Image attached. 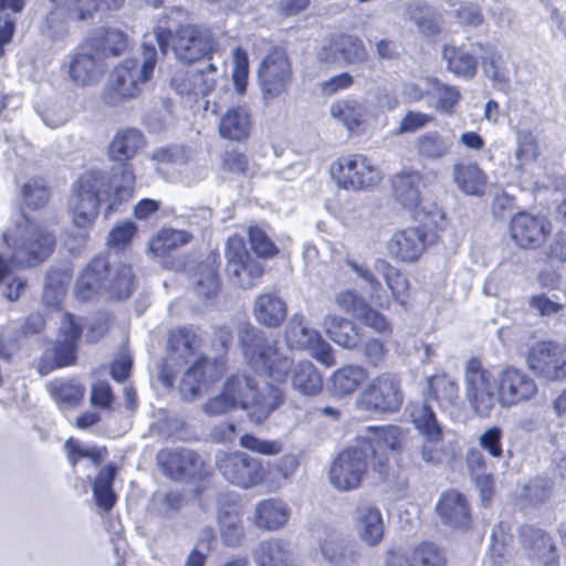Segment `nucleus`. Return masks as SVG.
<instances>
[{"mask_svg": "<svg viewBox=\"0 0 566 566\" xmlns=\"http://www.w3.org/2000/svg\"><path fill=\"white\" fill-rule=\"evenodd\" d=\"M195 150L184 144H169L156 147L148 158L157 165L168 166L186 185L203 179L206 170L196 161Z\"/></svg>", "mask_w": 566, "mask_h": 566, "instance_id": "14", "label": "nucleus"}, {"mask_svg": "<svg viewBox=\"0 0 566 566\" xmlns=\"http://www.w3.org/2000/svg\"><path fill=\"white\" fill-rule=\"evenodd\" d=\"M258 78L264 98H275L287 91L293 71L284 49L273 48L269 51L259 65Z\"/></svg>", "mask_w": 566, "mask_h": 566, "instance_id": "13", "label": "nucleus"}, {"mask_svg": "<svg viewBox=\"0 0 566 566\" xmlns=\"http://www.w3.org/2000/svg\"><path fill=\"white\" fill-rule=\"evenodd\" d=\"M374 270L386 282L396 301L403 303V296L409 289V281L397 268L384 259H376Z\"/></svg>", "mask_w": 566, "mask_h": 566, "instance_id": "51", "label": "nucleus"}, {"mask_svg": "<svg viewBox=\"0 0 566 566\" xmlns=\"http://www.w3.org/2000/svg\"><path fill=\"white\" fill-rule=\"evenodd\" d=\"M154 38L164 55L171 45L177 60L188 64L209 56L212 51L210 32L196 24H181L175 33L169 28L157 25Z\"/></svg>", "mask_w": 566, "mask_h": 566, "instance_id": "9", "label": "nucleus"}, {"mask_svg": "<svg viewBox=\"0 0 566 566\" xmlns=\"http://www.w3.org/2000/svg\"><path fill=\"white\" fill-rule=\"evenodd\" d=\"M358 446H363L379 467L385 463V451H398L401 447L402 431L397 426H368L365 434L359 436Z\"/></svg>", "mask_w": 566, "mask_h": 566, "instance_id": "26", "label": "nucleus"}, {"mask_svg": "<svg viewBox=\"0 0 566 566\" xmlns=\"http://www.w3.org/2000/svg\"><path fill=\"white\" fill-rule=\"evenodd\" d=\"M157 63V51L153 44H143V62L126 59L111 73L103 92V99L109 106L135 98L139 93V84L147 82Z\"/></svg>", "mask_w": 566, "mask_h": 566, "instance_id": "6", "label": "nucleus"}, {"mask_svg": "<svg viewBox=\"0 0 566 566\" xmlns=\"http://www.w3.org/2000/svg\"><path fill=\"white\" fill-rule=\"evenodd\" d=\"M335 302L343 311L352 314L357 319L368 306L367 301L353 290L339 292L335 297Z\"/></svg>", "mask_w": 566, "mask_h": 566, "instance_id": "63", "label": "nucleus"}, {"mask_svg": "<svg viewBox=\"0 0 566 566\" xmlns=\"http://www.w3.org/2000/svg\"><path fill=\"white\" fill-rule=\"evenodd\" d=\"M323 327L328 338L343 348L353 349L361 339L360 329L352 321L335 314L324 317Z\"/></svg>", "mask_w": 566, "mask_h": 566, "instance_id": "35", "label": "nucleus"}, {"mask_svg": "<svg viewBox=\"0 0 566 566\" xmlns=\"http://www.w3.org/2000/svg\"><path fill=\"white\" fill-rule=\"evenodd\" d=\"M436 510L442 523L450 527L464 530L471 523L468 501L458 491L444 492L437 502Z\"/></svg>", "mask_w": 566, "mask_h": 566, "instance_id": "29", "label": "nucleus"}, {"mask_svg": "<svg viewBox=\"0 0 566 566\" xmlns=\"http://www.w3.org/2000/svg\"><path fill=\"white\" fill-rule=\"evenodd\" d=\"M538 155L536 138L530 132H518L516 134V149L513 164L516 171L522 172L523 167L535 161Z\"/></svg>", "mask_w": 566, "mask_h": 566, "instance_id": "57", "label": "nucleus"}, {"mask_svg": "<svg viewBox=\"0 0 566 566\" xmlns=\"http://www.w3.org/2000/svg\"><path fill=\"white\" fill-rule=\"evenodd\" d=\"M402 401L400 379L391 373H382L377 376L361 395L363 407L375 412H396L400 409Z\"/></svg>", "mask_w": 566, "mask_h": 566, "instance_id": "16", "label": "nucleus"}, {"mask_svg": "<svg viewBox=\"0 0 566 566\" xmlns=\"http://www.w3.org/2000/svg\"><path fill=\"white\" fill-rule=\"evenodd\" d=\"M370 455L363 446L356 444L338 453L329 469V481L338 490L356 489L368 467Z\"/></svg>", "mask_w": 566, "mask_h": 566, "instance_id": "15", "label": "nucleus"}, {"mask_svg": "<svg viewBox=\"0 0 566 566\" xmlns=\"http://www.w3.org/2000/svg\"><path fill=\"white\" fill-rule=\"evenodd\" d=\"M145 146L146 138L142 130L133 127L118 130L108 147L109 159L117 163L112 167L111 178L104 171L91 170L82 174L73 184L67 206L81 241L86 240L87 229L98 214V206L109 198L112 189L114 199L106 208V217L115 210L116 205L133 197L136 177L129 160Z\"/></svg>", "mask_w": 566, "mask_h": 566, "instance_id": "1", "label": "nucleus"}, {"mask_svg": "<svg viewBox=\"0 0 566 566\" xmlns=\"http://www.w3.org/2000/svg\"><path fill=\"white\" fill-rule=\"evenodd\" d=\"M2 238L11 255L8 262L0 254V283L10 274L11 264L20 268L34 266L48 259L55 247L54 235L24 214L3 232Z\"/></svg>", "mask_w": 566, "mask_h": 566, "instance_id": "3", "label": "nucleus"}, {"mask_svg": "<svg viewBox=\"0 0 566 566\" xmlns=\"http://www.w3.org/2000/svg\"><path fill=\"white\" fill-rule=\"evenodd\" d=\"M428 392L444 410L459 407L460 396L457 381L450 376L436 375L428 378Z\"/></svg>", "mask_w": 566, "mask_h": 566, "instance_id": "40", "label": "nucleus"}, {"mask_svg": "<svg viewBox=\"0 0 566 566\" xmlns=\"http://www.w3.org/2000/svg\"><path fill=\"white\" fill-rule=\"evenodd\" d=\"M355 527L368 545H376L384 535L382 517L379 510L368 502H361L354 512Z\"/></svg>", "mask_w": 566, "mask_h": 566, "instance_id": "32", "label": "nucleus"}, {"mask_svg": "<svg viewBox=\"0 0 566 566\" xmlns=\"http://www.w3.org/2000/svg\"><path fill=\"white\" fill-rule=\"evenodd\" d=\"M224 255L227 273L234 285L251 289L263 275V264L250 255L240 235H233L227 240Z\"/></svg>", "mask_w": 566, "mask_h": 566, "instance_id": "12", "label": "nucleus"}, {"mask_svg": "<svg viewBox=\"0 0 566 566\" xmlns=\"http://www.w3.org/2000/svg\"><path fill=\"white\" fill-rule=\"evenodd\" d=\"M517 538L522 553L531 562L539 566H559L556 544L545 530L524 524L518 527Z\"/></svg>", "mask_w": 566, "mask_h": 566, "instance_id": "20", "label": "nucleus"}, {"mask_svg": "<svg viewBox=\"0 0 566 566\" xmlns=\"http://www.w3.org/2000/svg\"><path fill=\"white\" fill-rule=\"evenodd\" d=\"M365 106L356 99H340L331 105V115L349 132L358 128L365 116Z\"/></svg>", "mask_w": 566, "mask_h": 566, "instance_id": "49", "label": "nucleus"}, {"mask_svg": "<svg viewBox=\"0 0 566 566\" xmlns=\"http://www.w3.org/2000/svg\"><path fill=\"white\" fill-rule=\"evenodd\" d=\"M52 8L41 25L42 33L52 41L63 40L69 34L67 19L87 21L98 11L119 10L125 0H49Z\"/></svg>", "mask_w": 566, "mask_h": 566, "instance_id": "7", "label": "nucleus"}, {"mask_svg": "<svg viewBox=\"0 0 566 566\" xmlns=\"http://www.w3.org/2000/svg\"><path fill=\"white\" fill-rule=\"evenodd\" d=\"M22 197L28 207L42 208L49 200V189L44 179L32 178L22 187Z\"/></svg>", "mask_w": 566, "mask_h": 566, "instance_id": "59", "label": "nucleus"}, {"mask_svg": "<svg viewBox=\"0 0 566 566\" xmlns=\"http://www.w3.org/2000/svg\"><path fill=\"white\" fill-rule=\"evenodd\" d=\"M198 346L199 338L187 327L179 328L169 334L168 350L185 363L195 355V350Z\"/></svg>", "mask_w": 566, "mask_h": 566, "instance_id": "54", "label": "nucleus"}, {"mask_svg": "<svg viewBox=\"0 0 566 566\" xmlns=\"http://www.w3.org/2000/svg\"><path fill=\"white\" fill-rule=\"evenodd\" d=\"M248 237L251 249L258 258L268 259L277 254V247L260 227H249Z\"/></svg>", "mask_w": 566, "mask_h": 566, "instance_id": "58", "label": "nucleus"}, {"mask_svg": "<svg viewBox=\"0 0 566 566\" xmlns=\"http://www.w3.org/2000/svg\"><path fill=\"white\" fill-rule=\"evenodd\" d=\"M480 52L475 43L470 48L462 45H444L442 56L447 63V70L462 80H472L478 72L479 62L475 53Z\"/></svg>", "mask_w": 566, "mask_h": 566, "instance_id": "30", "label": "nucleus"}, {"mask_svg": "<svg viewBox=\"0 0 566 566\" xmlns=\"http://www.w3.org/2000/svg\"><path fill=\"white\" fill-rule=\"evenodd\" d=\"M497 380L500 406L504 409L527 402L534 399L538 392L535 379L514 366L500 368Z\"/></svg>", "mask_w": 566, "mask_h": 566, "instance_id": "19", "label": "nucleus"}, {"mask_svg": "<svg viewBox=\"0 0 566 566\" xmlns=\"http://www.w3.org/2000/svg\"><path fill=\"white\" fill-rule=\"evenodd\" d=\"M453 181L469 196H482L486 187V175L476 164H455L452 168Z\"/></svg>", "mask_w": 566, "mask_h": 566, "instance_id": "37", "label": "nucleus"}, {"mask_svg": "<svg viewBox=\"0 0 566 566\" xmlns=\"http://www.w3.org/2000/svg\"><path fill=\"white\" fill-rule=\"evenodd\" d=\"M432 84V92L429 94L436 101L434 108L440 114L452 115L461 98L460 91L455 86L441 83L438 80H433Z\"/></svg>", "mask_w": 566, "mask_h": 566, "instance_id": "55", "label": "nucleus"}, {"mask_svg": "<svg viewBox=\"0 0 566 566\" xmlns=\"http://www.w3.org/2000/svg\"><path fill=\"white\" fill-rule=\"evenodd\" d=\"M316 329L310 328L305 324V317L302 313L293 314L285 326V340L291 348L304 349L313 339Z\"/></svg>", "mask_w": 566, "mask_h": 566, "instance_id": "53", "label": "nucleus"}, {"mask_svg": "<svg viewBox=\"0 0 566 566\" xmlns=\"http://www.w3.org/2000/svg\"><path fill=\"white\" fill-rule=\"evenodd\" d=\"M135 287L133 269L126 263L113 264L108 256L94 258L81 272L75 283V295L80 301H90L97 295L111 300H124Z\"/></svg>", "mask_w": 566, "mask_h": 566, "instance_id": "4", "label": "nucleus"}, {"mask_svg": "<svg viewBox=\"0 0 566 566\" xmlns=\"http://www.w3.org/2000/svg\"><path fill=\"white\" fill-rule=\"evenodd\" d=\"M387 249L392 258L401 262H415L426 249V232L418 227L397 231L389 240Z\"/></svg>", "mask_w": 566, "mask_h": 566, "instance_id": "28", "label": "nucleus"}, {"mask_svg": "<svg viewBox=\"0 0 566 566\" xmlns=\"http://www.w3.org/2000/svg\"><path fill=\"white\" fill-rule=\"evenodd\" d=\"M223 388L234 406L244 409L255 424H262L285 400L280 387L270 384L260 387L255 378L247 374L230 376Z\"/></svg>", "mask_w": 566, "mask_h": 566, "instance_id": "5", "label": "nucleus"}, {"mask_svg": "<svg viewBox=\"0 0 566 566\" xmlns=\"http://www.w3.org/2000/svg\"><path fill=\"white\" fill-rule=\"evenodd\" d=\"M476 45L481 53L484 75L492 82L494 88L509 92L511 87L510 72L496 45L490 42H476Z\"/></svg>", "mask_w": 566, "mask_h": 566, "instance_id": "31", "label": "nucleus"}, {"mask_svg": "<svg viewBox=\"0 0 566 566\" xmlns=\"http://www.w3.org/2000/svg\"><path fill=\"white\" fill-rule=\"evenodd\" d=\"M421 175L416 170H402L392 178V189L396 200L409 210H416L420 205Z\"/></svg>", "mask_w": 566, "mask_h": 566, "instance_id": "36", "label": "nucleus"}, {"mask_svg": "<svg viewBox=\"0 0 566 566\" xmlns=\"http://www.w3.org/2000/svg\"><path fill=\"white\" fill-rule=\"evenodd\" d=\"M553 490L554 483L551 479L536 476L523 486L521 497L533 506H539L551 500Z\"/></svg>", "mask_w": 566, "mask_h": 566, "instance_id": "56", "label": "nucleus"}, {"mask_svg": "<svg viewBox=\"0 0 566 566\" xmlns=\"http://www.w3.org/2000/svg\"><path fill=\"white\" fill-rule=\"evenodd\" d=\"M222 374V366L212 363L201 356L185 371L180 385L179 394L185 401H192L199 398L208 385L217 381Z\"/></svg>", "mask_w": 566, "mask_h": 566, "instance_id": "25", "label": "nucleus"}, {"mask_svg": "<svg viewBox=\"0 0 566 566\" xmlns=\"http://www.w3.org/2000/svg\"><path fill=\"white\" fill-rule=\"evenodd\" d=\"M337 182L345 189H364L379 181L378 169L363 155L343 157L337 163Z\"/></svg>", "mask_w": 566, "mask_h": 566, "instance_id": "24", "label": "nucleus"}, {"mask_svg": "<svg viewBox=\"0 0 566 566\" xmlns=\"http://www.w3.org/2000/svg\"><path fill=\"white\" fill-rule=\"evenodd\" d=\"M233 70L232 81L235 91L239 94H243L247 91L248 78H249V57L248 53L241 46H237L232 52Z\"/></svg>", "mask_w": 566, "mask_h": 566, "instance_id": "60", "label": "nucleus"}, {"mask_svg": "<svg viewBox=\"0 0 566 566\" xmlns=\"http://www.w3.org/2000/svg\"><path fill=\"white\" fill-rule=\"evenodd\" d=\"M451 147L452 140L449 137L440 135L438 132L424 133L417 139L419 155L429 160L443 158L449 154Z\"/></svg>", "mask_w": 566, "mask_h": 566, "instance_id": "52", "label": "nucleus"}, {"mask_svg": "<svg viewBox=\"0 0 566 566\" xmlns=\"http://www.w3.org/2000/svg\"><path fill=\"white\" fill-rule=\"evenodd\" d=\"M82 326L71 313H65L59 327V335L53 344L54 367L73 365L76 360L77 343L82 336Z\"/></svg>", "mask_w": 566, "mask_h": 566, "instance_id": "27", "label": "nucleus"}, {"mask_svg": "<svg viewBox=\"0 0 566 566\" xmlns=\"http://www.w3.org/2000/svg\"><path fill=\"white\" fill-rule=\"evenodd\" d=\"M172 88L180 95L208 94L214 80L205 77V71L177 72L171 78Z\"/></svg>", "mask_w": 566, "mask_h": 566, "instance_id": "45", "label": "nucleus"}, {"mask_svg": "<svg viewBox=\"0 0 566 566\" xmlns=\"http://www.w3.org/2000/svg\"><path fill=\"white\" fill-rule=\"evenodd\" d=\"M552 226L545 216L521 211L510 221L512 240L521 248H538L551 233Z\"/></svg>", "mask_w": 566, "mask_h": 566, "instance_id": "23", "label": "nucleus"}, {"mask_svg": "<svg viewBox=\"0 0 566 566\" xmlns=\"http://www.w3.org/2000/svg\"><path fill=\"white\" fill-rule=\"evenodd\" d=\"M251 120L244 107L229 108L221 117L219 134L222 138L242 142L250 135Z\"/></svg>", "mask_w": 566, "mask_h": 566, "instance_id": "39", "label": "nucleus"}, {"mask_svg": "<svg viewBox=\"0 0 566 566\" xmlns=\"http://www.w3.org/2000/svg\"><path fill=\"white\" fill-rule=\"evenodd\" d=\"M287 518V506L280 500H263L255 507L254 523L261 528L277 530L286 523Z\"/></svg>", "mask_w": 566, "mask_h": 566, "instance_id": "41", "label": "nucleus"}, {"mask_svg": "<svg viewBox=\"0 0 566 566\" xmlns=\"http://www.w3.org/2000/svg\"><path fill=\"white\" fill-rule=\"evenodd\" d=\"M321 549L325 559L334 566H352L358 555V545L346 538L325 539Z\"/></svg>", "mask_w": 566, "mask_h": 566, "instance_id": "43", "label": "nucleus"}, {"mask_svg": "<svg viewBox=\"0 0 566 566\" xmlns=\"http://www.w3.org/2000/svg\"><path fill=\"white\" fill-rule=\"evenodd\" d=\"M239 444L244 449L263 455H274L283 449V443L280 440H264L251 433L241 436Z\"/></svg>", "mask_w": 566, "mask_h": 566, "instance_id": "61", "label": "nucleus"}, {"mask_svg": "<svg viewBox=\"0 0 566 566\" xmlns=\"http://www.w3.org/2000/svg\"><path fill=\"white\" fill-rule=\"evenodd\" d=\"M216 467L228 482L243 489L258 485L264 478L260 460L242 451H219L216 454Z\"/></svg>", "mask_w": 566, "mask_h": 566, "instance_id": "11", "label": "nucleus"}, {"mask_svg": "<svg viewBox=\"0 0 566 566\" xmlns=\"http://www.w3.org/2000/svg\"><path fill=\"white\" fill-rule=\"evenodd\" d=\"M406 15L423 35H433L440 31L437 10L424 2L410 3L406 9Z\"/></svg>", "mask_w": 566, "mask_h": 566, "instance_id": "47", "label": "nucleus"}, {"mask_svg": "<svg viewBox=\"0 0 566 566\" xmlns=\"http://www.w3.org/2000/svg\"><path fill=\"white\" fill-rule=\"evenodd\" d=\"M319 62L328 65L358 64L367 59L363 41L350 34H335L317 52Z\"/></svg>", "mask_w": 566, "mask_h": 566, "instance_id": "22", "label": "nucleus"}, {"mask_svg": "<svg viewBox=\"0 0 566 566\" xmlns=\"http://www.w3.org/2000/svg\"><path fill=\"white\" fill-rule=\"evenodd\" d=\"M94 40L78 45L65 56L64 65L67 69L69 80L76 86L92 85L102 77L105 64L96 52Z\"/></svg>", "mask_w": 566, "mask_h": 566, "instance_id": "17", "label": "nucleus"}, {"mask_svg": "<svg viewBox=\"0 0 566 566\" xmlns=\"http://www.w3.org/2000/svg\"><path fill=\"white\" fill-rule=\"evenodd\" d=\"M217 522L222 543L229 547L241 545L244 538L241 514L234 509H220Z\"/></svg>", "mask_w": 566, "mask_h": 566, "instance_id": "42", "label": "nucleus"}, {"mask_svg": "<svg viewBox=\"0 0 566 566\" xmlns=\"http://www.w3.org/2000/svg\"><path fill=\"white\" fill-rule=\"evenodd\" d=\"M46 388L60 409L75 407L83 399L85 392L84 386L75 379H55Z\"/></svg>", "mask_w": 566, "mask_h": 566, "instance_id": "44", "label": "nucleus"}, {"mask_svg": "<svg viewBox=\"0 0 566 566\" xmlns=\"http://www.w3.org/2000/svg\"><path fill=\"white\" fill-rule=\"evenodd\" d=\"M239 340L248 365L258 374L274 381H284L291 374L292 388L302 396L313 397L323 389V377L310 360L293 366V360L282 353L277 343L250 324L240 328Z\"/></svg>", "mask_w": 566, "mask_h": 566, "instance_id": "2", "label": "nucleus"}, {"mask_svg": "<svg viewBox=\"0 0 566 566\" xmlns=\"http://www.w3.org/2000/svg\"><path fill=\"white\" fill-rule=\"evenodd\" d=\"M368 373L360 365H347L336 369L329 382L333 396L344 397L353 394L367 379Z\"/></svg>", "mask_w": 566, "mask_h": 566, "instance_id": "38", "label": "nucleus"}, {"mask_svg": "<svg viewBox=\"0 0 566 566\" xmlns=\"http://www.w3.org/2000/svg\"><path fill=\"white\" fill-rule=\"evenodd\" d=\"M443 566L446 564V554L433 543L424 542L416 547L411 558L408 559L400 551H389L387 566Z\"/></svg>", "mask_w": 566, "mask_h": 566, "instance_id": "34", "label": "nucleus"}, {"mask_svg": "<svg viewBox=\"0 0 566 566\" xmlns=\"http://www.w3.org/2000/svg\"><path fill=\"white\" fill-rule=\"evenodd\" d=\"M157 463L163 473L174 481L190 482L205 475L203 460L188 448L161 449L157 453Z\"/></svg>", "mask_w": 566, "mask_h": 566, "instance_id": "18", "label": "nucleus"}, {"mask_svg": "<svg viewBox=\"0 0 566 566\" xmlns=\"http://www.w3.org/2000/svg\"><path fill=\"white\" fill-rule=\"evenodd\" d=\"M289 559V545L281 539L262 542L254 552L258 566H287Z\"/></svg>", "mask_w": 566, "mask_h": 566, "instance_id": "48", "label": "nucleus"}, {"mask_svg": "<svg viewBox=\"0 0 566 566\" xmlns=\"http://www.w3.org/2000/svg\"><path fill=\"white\" fill-rule=\"evenodd\" d=\"M190 240L191 234L186 230L165 228L150 241L149 250L158 256H164L186 245Z\"/></svg>", "mask_w": 566, "mask_h": 566, "instance_id": "50", "label": "nucleus"}, {"mask_svg": "<svg viewBox=\"0 0 566 566\" xmlns=\"http://www.w3.org/2000/svg\"><path fill=\"white\" fill-rule=\"evenodd\" d=\"M363 359L371 367H381L386 360L388 349L385 342L377 337L368 338L363 347Z\"/></svg>", "mask_w": 566, "mask_h": 566, "instance_id": "64", "label": "nucleus"}, {"mask_svg": "<svg viewBox=\"0 0 566 566\" xmlns=\"http://www.w3.org/2000/svg\"><path fill=\"white\" fill-rule=\"evenodd\" d=\"M410 421L419 433L413 446L421 460L428 464H439L446 457L443 427L436 412L427 402H412L407 407Z\"/></svg>", "mask_w": 566, "mask_h": 566, "instance_id": "10", "label": "nucleus"}, {"mask_svg": "<svg viewBox=\"0 0 566 566\" xmlns=\"http://www.w3.org/2000/svg\"><path fill=\"white\" fill-rule=\"evenodd\" d=\"M96 45V39H93ZM128 45L127 36L119 30H106L103 33L102 43L97 44L95 50H102L104 55L117 56L122 54Z\"/></svg>", "mask_w": 566, "mask_h": 566, "instance_id": "62", "label": "nucleus"}, {"mask_svg": "<svg viewBox=\"0 0 566 566\" xmlns=\"http://www.w3.org/2000/svg\"><path fill=\"white\" fill-rule=\"evenodd\" d=\"M463 394L476 417L489 418L500 405L497 370L486 368L479 358H470L463 368Z\"/></svg>", "mask_w": 566, "mask_h": 566, "instance_id": "8", "label": "nucleus"}, {"mask_svg": "<svg viewBox=\"0 0 566 566\" xmlns=\"http://www.w3.org/2000/svg\"><path fill=\"white\" fill-rule=\"evenodd\" d=\"M286 313L285 301L275 293H262L254 300L253 316L260 325L276 328L284 322Z\"/></svg>", "mask_w": 566, "mask_h": 566, "instance_id": "33", "label": "nucleus"}, {"mask_svg": "<svg viewBox=\"0 0 566 566\" xmlns=\"http://www.w3.org/2000/svg\"><path fill=\"white\" fill-rule=\"evenodd\" d=\"M117 472L116 465L108 464L102 468L93 483V495L96 505L103 511H109L116 502L113 483Z\"/></svg>", "mask_w": 566, "mask_h": 566, "instance_id": "46", "label": "nucleus"}, {"mask_svg": "<svg viewBox=\"0 0 566 566\" xmlns=\"http://www.w3.org/2000/svg\"><path fill=\"white\" fill-rule=\"evenodd\" d=\"M526 361L530 369L546 379L559 380L566 377V348L556 343L536 344L530 349Z\"/></svg>", "mask_w": 566, "mask_h": 566, "instance_id": "21", "label": "nucleus"}]
</instances>
